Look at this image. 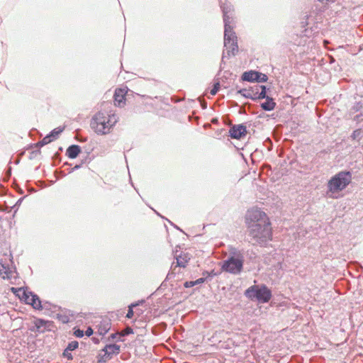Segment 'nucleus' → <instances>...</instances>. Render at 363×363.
<instances>
[{"instance_id":"1","label":"nucleus","mask_w":363,"mask_h":363,"mask_svg":"<svg viewBox=\"0 0 363 363\" xmlns=\"http://www.w3.org/2000/svg\"><path fill=\"white\" fill-rule=\"evenodd\" d=\"M22 298L28 304L31 305L35 309L45 310V315L52 318H69L75 315L74 313L66 308L52 305L48 302L42 304L39 297L30 291H23Z\"/></svg>"},{"instance_id":"2","label":"nucleus","mask_w":363,"mask_h":363,"mask_svg":"<svg viewBox=\"0 0 363 363\" xmlns=\"http://www.w3.org/2000/svg\"><path fill=\"white\" fill-rule=\"evenodd\" d=\"M220 8L223 14L224 22V47L228 55H235L238 51V40L233 30L232 13L233 6L227 4H220Z\"/></svg>"},{"instance_id":"3","label":"nucleus","mask_w":363,"mask_h":363,"mask_svg":"<svg viewBox=\"0 0 363 363\" xmlns=\"http://www.w3.org/2000/svg\"><path fill=\"white\" fill-rule=\"evenodd\" d=\"M118 116L116 114H108L99 111L91 118L90 125L94 132L98 135H106L110 133L111 129L118 121Z\"/></svg>"},{"instance_id":"4","label":"nucleus","mask_w":363,"mask_h":363,"mask_svg":"<svg viewBox=\"0 0 363 363\" xmlns=\"http://www.w3.org/2000/svg\"><path fill=\"white\" fill-rule=\"evenodd\" d=\"M248 230L249 235L253 242V245L262 246L272 240V231L271 223L250 225Z\"/></svg>"},{"instance_id":"5","label":"nucleus","mask_w":363,"mask_h":363,"mask_svg":"<svg viewBox=\"0 0 363 363\" xmlns=\"http://www.w3.org/2000/svg\"><path fill=\"white\" fill-rule=\"evenodd\" d=\"M352 174L349 171H341L332 177L328 182V193H338L344 190L352 182Z\"/></svg>"},{"instance_id":"6","label":"nucleus","mask_w":363,"mask_h":363,"mask_svg":"<svg viewBox=\"0 0 363 363\" xmlns=\"http://www.w3.org/2000/svg\"><path fill=\"white\" fill-rule=\"evenodd\" d=\"M245 295L252 301L262 303L269 302L272 296L271 290L264 284L251 286L245 290Z\"/></svg>"},{"instance_id":"7","label":"nucleus","mask_w":363,"mask_h":363,"mask_svg":"<svg viewBox=\"0 0 363 363\" xmlns=\"http://www.w3.org/2000/svg\"><path fill=\"white\" fill-rule=\"evenodd\" d=\"M247 227L250 225L270 223L267 214L259 208H252L246 214Z\"/></svg>"},{"instance_id":"8","label":"nucleus","mask_w":363,"mask_h":363,"mask_svg":"<svg viewBox=\"0 0 363 363\" xmlns=\"http://www.w3.org/2000/svg\"><path fill=\"white\" fill-rule=\"evenodd\" d=\"M243 267V259L228 257L222 264V270L233 274H238Z\"/></svg>"},{"instance_id":"9","label":"nucleus","mask_w":363,"mask_h":363,"mask_svg":"<svg viewBox=\"0 0 363 363\" xmlns=\"http://www.w3.org/2000/svg\"><path fill=\"white\" fill-rule=\"evenodd\" d=\"M120 346L116 344L107 345L99 354V362H106L111 359L113 355H117L120 353Z\"/></svg>"},{"instance_id":"10","label":"nucleus","mask_w":363,"mask_h":363,"mask_svg":"<svg viewBox=\"0 0 363 363\" xmlns=\"http://www.w3.org/2000/svg\"><path fill=\"white\" fill-rule=\"evenodd\" d=\"M33 326H31L30 330L35 333H44L46 330H50V327L52 325V322L45 320L44 319H35L33 322Z\"/></svg>"},{"instance_id":"11","label":"nucleus","mask_w":363,"mask_h":363,"mask_svg":"<svg viewBox=\"0 0 363 363\" xmlns=\"http://www.w3.org/2000/svg\"><path fill=\"white\" fill-rule=\"evenodd\" d=\"M230 136L234 139H240L247 133L246 126L243 124L234 125L229 130Z\"/></svg>"},{"instance_id":"12","label":"nucleus","mask_w":363,"mask_h":363,"mask_svg":"<svg viewBox=\"0 0 363 363\" xmlns=\"http://www.w3.org/2000/svg\"><path fill=\"white\" fill-rule=\"evenodd\" d=\"M125 91L123 89H118L115 91L114 102L118 106H123L125 104Z\"/></svg>"},{"instance_id":"13","label":"nucleus","mask_w":363,"mask_h":363,"mask_svg":"<svg viewBox=\"0 0 363 363\" xmlns=\"http://www.w3.org/2000/svg\"><path fill=\"white\" fill-rule=\"evenodd\" d=\"M254 88L255 86L250 87V89H241L238 91V93L246 99H250L253 101H255V93L257 90Z\"/></svg>"},{"instance_id":"14","label":"nucleus","mask_w":363,"mask_h":363,"mask_svg":"<svg viewBox=\"0 0 363 363\" xmlns=\"http://www.w3.org/2000/svg\"><path fill=\"white\" fill-rule=\"evenodd\" d=\"M81 152V148L77 145H70L66 151V155L70 159L76 158Z\"/></svg>"},{"instance_id":"15","label":"nucleus","mask_w":363,"mask_h":363,"mask_svg":"<svg viewBox=\"0 0 363 363\" xmlns=\"http://www.w3.org/2000/svg\"><path fill=\"white\" fill-rule=\"evenodd\" d=\"M255 101L258 99H267L269 96L266 94V86L264 85H255Z\"/></svg>"},{"instance_id":"16","label":"nucleus","mask_w":363,"mask_h":363,"mask_svg":"<svg viewBox=\"0 0 363 363\" xmlns=\"http://www.w3.org/2000/svg\"><path fill=\"white\" fill-rule=\"evenodd\" d=\"M258 72L250 70L245 72L242 75V79L247 82H256L257 77H258Z\"/></svg>"},{"instance_id":"17","label":"nucleus","mask_w":363,"mask_h":363,"mask_svg":"<svg viewBox=\"0 0 363 363\" xmlns=\"http://www.w3.org/2000/svg\"><path fill=\"white\" fill-rule=\"evenodd\" d=\"M261 108L267 111H270L274 109L276 103L272 97H267L265 102L261 104Z\"/></svg>"},{"instance_id":"18","label":"nucleus","mask_w":363,"mask_h":363,"mask_svg":"<svg viewBox=\"0 0 363 363\" xmlns=\"http://www.w3.org/2000/svg\"><path fill=\"white\" fill-rule=\"evenodd\" d=\"M13 272L9 270L4 264L0 263V276L3 279H11L13 277Z\"/></svg>"},{"instance_id":"19","label":"nucleus","mask_w":363,"mask_h":363,"mask_svg":"<svg viewBox=\"0 0 363 363\" xmlns=\"http://www.w3.org/2000/svg\"><path fill=\"white\" fill-rule=\"evenodd\" d=\"M133 333V329L130 327H127L126 328H125L120 333L112 334L111 335V337L112 339L118 338V340H120V341H124L123 340L121 339V337H123L125 335H129Z\"/></svg>"},{"instance_id":"20","label":"nucleus","mask_w":363,"mask_h":363,"mask_svg":"<svg viewBox=\"0 0 363 363\" xmlns=\"http://www.w3.org/2000/svg\"><path fill=\"white\" fill-rule=\"evenodd\" d=\"M145 303V301L142 300V301H138L136 303H132L130 306H128V313H126V315H125L124 318H132L134 315V314H135V311H133V308H135L138 306L145 307L143 306Z\"/></svg>"},{"instance_id":"21","label":"nucleus","mask_w":363,"mask_h":363,"mask_svg":"<svg viewBox=\"0 0 363 363\" xmlns=\"http://www.w3.org/2000/svg\"><path fill=\"white\" fill-rule=\"evenodd\" d=\"M177 259V264L176 267H185L186 263L190 259L189 255L187 254H184L183 255H179L176 257Z\"/></svg>"},{"instance_id":"22","label":"nucleus","mask_w":363,"mask_h":363,"mask_svg":"<svg viewBox=\"0 0 363 363\" xmlns=\"http://www.w3.org/2000/svg\"><path fill=\"white\" fill-rule=\"evenodd\" d=\"M229 253H230L229 257L243 259L242 252L235 247H230L229 249Z\"/></svg>"},{"instance_id":"23","label":"nucleus","mask_w":363,"mask_h":363,"mask_svg":"<svg viewBox=\"0 0 363 363\" xmlns=\"http://www.w3.org/2000/svg\"><path fill=\"white\" fill-rule=\"evenodd\" d=\"M351 138L352 140H359L363 138V130L361 129H357L354 130L351 135Z\"/></svg>"},{"instance_id":"24","label":"nucleus","mask_w":363,"mask_h":363,"mask_svg":"<svg viewBox=\"0 0 363 363\" xmlns=\"http://www.w3.org/2000/svg\"><path fill=\"white\" fill-rule=\"evenodd\" d=\"M53 140H54L52 138V135H48L41 141H40L38 143H37V146L43 147L45 145L51 143Z\"/></svg>"},{"instance_id":"25","label":"nucleus","mask_w":363,"mask_h":363,"mask_svg":"<svg viewBox=\"0 0 363 363\" xmlns=\"http://www.w3.org/2000/svg\"><path fill=\"white\" fill-rule=\"evenodd\" d=\"M63 128L58 127L52 130L48 135H52V138L53 140H55L58 137V135L63 131Z\"/></svg>"},{"instance_id":"26","label":"nucleus","mask_w":363,"mask_h":363,"mask_svg":"<svg viewBox=\"0 0 363 363\" xmlns=\"http://www.w3.org/2000/svg\"><path fill=\"white\" fill-rule=\"evenodd\" d=\"M125 313V309H120L116 311H113L111 313V316L113 318L114 316H116V318H121L123 317Z\"/></svg>"},{"instance_id":"27","label":"nucleus","mask_w":363,"mask_h":363,"mask_svg":"<svg viewBox=\"0 0 363 363\" xmlns=\"http://www.w3.org/2000/svg\"><path fill=\"white\" fill-rule=\"evenodd\" d=\"M79 346V343L77 341H72L69 342L67 347V350L72 351L77 349Z\"/></svg>"},{"instance_id":"28","label":"nucleus","mask_w":363,"mask_h":363,"mask_svg":"<svg viewBox=\"0 0 363 363\" xmlns=\"http://www.w3.org/2000/svg\"><path fill=\"white\" fill-rule=\"evenodd\" d=\"M258 77H257L256 82H265L267 81L268 77L265 74H262L261 72H258Z\"/></svg>"},{"instance_id":"29","label":"nucleus","mask_w":363,"mask_h":363,"mask_svg":"<svg viewBox=\"0 0 363 363\" xmlns=\"http://www.w3.org/2000/svg\"><path fill=\"white\" fill-rule=\"evenodd\" d=\"M219 89H220V83L219 82L215 83L213 84V87L212 88V89L210 91V94L212 96L216 95L217 94V92L218 91Z\"/></svg>"},{"instance_id":"30","label":"nucleus","mask_w":363,"mask_h":363,"mask_svg":"<svg viewBox=\"0 0 363 363\" xmlns=\"http://www.w3.org/2000/svg\"><path fill=\"white\" fill-rule=\"evenodd\" d=\"M84 335V333L83 330L79 329V328H74V335L77 337H82Z\"/></svg>"},{"instance_id":"31","label":"nucleus","mask_w":363,"mask_h":363,"mask_svg":"<svg viewBox=\"0 0 363 363\" xmlns=\"http://www.w3.org/2000/svg\"><path fill=\"white\" fill-rule=\"evenodd\" d=\"M143 306L145 307V304ZM145 307H143V306H138V307H136L135 308V315L138 316V317L140 316L143 314V311H144L143 308Z\"/></svg>"},{"instance_id":"32","label":"nucleus","mask_w":363,"mask_h":363,"mask_svg":"<svg viewBox=\"0 0 363 363\" xmlns=\"http://www.w3.org/2000/svg\"><path fill=\"white\" fill-rule=\"evenodd\" d=\"M354 120L356 121L357 123H360L363 121V113H361L360 114H358L354 116Z\"/></svg>"},{"instance_id":"33","label":"nucleus","mask_w":363,"mask_h":363,"mask_svg":"<svg viewBox=\"0 0 363 363\" xmlns=\"http://www.w3.org/2000/svg\"><path fill=\"white\" fill-rule=\"evenodd\" d=\"M63 355L70 360L73 358L72 354L69 352V350H67V349H65L64 351Z\"/></svg>"},{"instance_id":"34","label":"nucleus","mask_w":363,"mask_h":363,"mask_svg":"<svg viewBox=\"0 0 363 363\" xmlns=\"http://www.w3.org/2000/svg\"><path fill=\"white\" fill-rule=\"evenodd\" d=\"M361 108H362V106L360 105V103H357L352 107V111L353 112H357L360 110Z\"/></svg>"},{"instance_id":"35","label":"nucleus","mask_w":363,"mask_h":363,"mask_svg":"<svg viewBox=\"0 0 363 363\" xmlns=\"http://www.w3.org/2000/svg\"><path fill=\"white\" fill-rule=\"evenodd\" d=\"M206 278L201 277V278L196 279V281H194V283L195 285L200 284L203 283L206 281Z\"/></svg>"},{"instance_id":"36","label":"nucleus","mask_w":363,"mask_h":363,"mask_svg":"<svg viewBox=\"0 0 363 363\" xmlns=\"http://www.w3.org/2000/svg\"><path fill=\"white\" fill-rule=\"evenodd\" d=\"M184 285L186 288H189L195 286L194 281H186Z\"/></svg>"},{"instance_id":"37","label":"nucleus","mask_w":363,"mask_h":363,"mask_svg":"<svg viewBox=\"0 0 363 363\" xmlns=\"http://www.w3.org/2000/svg\"><path fill=\"white\" fill-rule=\"evenodd\" d=\"M109 329H110V324L106 323V328H104V331L102 330H100V334L106 333Z\"/></svg>"},{"instance_id":"38","label":"nucleus","mask_w":363,"mask_h":363,"mask_svg":"<svg viewBox=\"0 0 363 363\" xmlns=\"http://www.w3.org/2000/svg\"><path fill=\"white\" fill-rule=\"evenodd\" d=\"M93 334V330L91 328H88L85 332V335L88 337L91 336Z\"/></svg>"},{"instance_id":"39","label":"nucleus","mask_w":363,"mask_h":363,"mask_svg":"<svg viewBox=\"0 0 363 363\" xmlns=\"http://www.w3.org/2000/svg\"><path fill=\"white\" fill-rule=\"evenodd\" d=\"M316 1L324 4H328L329 2H333L335 0H316Z\"/></svg>"},{"instance_id":"40","label":"nucleus","mask_w":363,"mask_h":363,"mask_svg":"<svg viewBox=\"0 0 363 363\" xmlns=\"http://www.w3.org/2000/svg\"><path fill=\"white\" fill-rule=\"evenodd\" d=\"M79 167H80V165L77 164V165H75V166L73 167V169H73V170H75V169H79Z\"/></svg>"},{"instance_id":"41","label":"nucleus","mask_w":363,"mask_h":363,"mask_svg":"<svg viewBox=\"0 0 363 363\" xmlns=\"http://www.w3.org/2000/svg\"><path fill=\"white\" fill-rule=\"evenodd\" d=\"M208 274V276H209V275H210V274H209V273H208V272H206L203 274Z\"/></svg>"}]
</instances>
